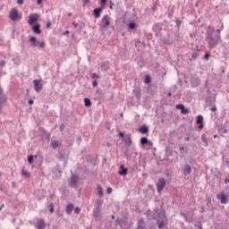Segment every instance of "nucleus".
Wrapping results in <instances>:
<instances>
[{
  "label": "nucleus",
  "instance_id": "774afa93",
  "mask_svg": "<svg viewBox=\"0 0 229 229\" xmlns=\"http://www.w3.org/2000/svg\"><path fill=\"white\" fill-rule=\"evenodd\" d=\"M112 219H115V216H112Z\"/></svg>",
  "mask_w": 229,
  "mask_h": 229
},
{
  "label": "nucleus",
  "instance_id": "e433bc0d",
  "mask_svg": "<svg viewBox=\"0 0 229 229\" xmlns=\"http://www.w3.org/2000/svg\"><path fill=\"white\" fill-rule=\"evenodd\" d=\"M28 162H29V164H33V156H30L28 157Z\"/></svg>",
  "mask_w": 229,
  "mask_h": 229
},
{
  "label": "nucleus",
  "instance_id": "cd10ccee",
  "mask_svg": "<svg viewBox=\"0 0 229 229\" xmlns=\"http://www.w3.org/2000/svg\"><path fill=\"white\" fill-rule=\"evenodd\" d=\"M84 105L85 106H92V102L89 98H84Z\"/></svg>",
  "mask_w": 229,
  "mask_h": 229
},
{
  "label": "nucleus",
  "instance_id": "13d9d810",
  "mask_svg": "<svg viewBox=\"0 0 229 229\" xmlns=\"http://www.w3.org/2000/svg\"><path fill=\"white\" fill-rule=\"evenodd\" d=\"M148 146H153V142L152 141H148Z\"/></svg>",
  "mask_w": 229,
  "mask_h": 229
},
{
  "label": "nucleus",
  "instance_id": "393cba45",
  "mask_svg": "<svg viewBox=\"0 0 229 229\" xmlns=\"http://www.w3.org/2000/svg\"><path fill=\"white\" fill-rule=\"evenodd\" d=\"M165 155L166 157H171L173 155V150H171L170 147L165 148Z\"/></svg>",
  "mask_w": 229,
  "mask_h": 229
},
{
  "label": "nucleus",
  "instance_id": "39448f33",
  "mask_svg": "<svg viewBox=\"0 0 229 229\" xmlns=\"http://www.w3.org/2000/svg\"><path fill=\"white\" fill-rule=\"evenodd\" d=\"M78 182H80V176L72 174L69 182L70 187L76 189V187H78Z\"/></svg>",
  "mask_w": 229,
  "mask_h": 229
},
{
  "label": "nucleus",
  "instance_id": "3c124183",
  "mask_svg": "<svg viewBox=\"0 0 229 229\" xmlns=\"http://www.w3.org/2000/svg\"><path fill=\"white\" fill-rule=\"evenodd\" d=\"M84 4H90V0H83Z\"/></svg>",
  "mask_w": 229,
  "mask_h": 229
},
{
  "label": "nucleus",
  "instance_id": "c85d7f7f",
  "mask_svg": "<svg viewBox=\"0 0 229 229\" xmlns=\"http://www.w3.org/2000/svg\"><path fill=\"white\" fill-rule=\"evenodd\" d=\"M224 28H225V26L222 25V26L220 27V29H216V32H215L216 35H219V36L221 37V31H223Z\"/></svg>",
  "mask_w": 229,
  "mask_h": 229
},
{
  "label": "nucleus",
  "instance_id": "37998d69",
  "mask_svg": "<svg viewBox=\"0 0 229 229\" xmlns=\"http://www.w3.org/2000/svg\"><path fill=\"white\" fill-rule=\"evenodd\" d=\"M106 192H107V194H112V188L108 187L106 189Z\"/></svg>",
  "mask_w": 229,
  "mask_h": 229
},
{
  "label": "nucleus",
  "instance_id": "6e6d98bb",
  "mask_svg": "<svg viewBox=\"0 0 229 229\" xmlns=\"http://www.w3.org/2000/svg\"><path fill=\"white\" fill-rule=\"evenodd\" d=\"M29 105H33V99L29 100Z\"/></svg>",
  "mask_w": 229,
  "mask_h": 229
},
{
  "label": "nucleus",
  "instance_id": "20e7f679",
  "mask_svg": "<svg viewBox=\"0 0 229 229\" xmlns=\"http://www.w3.org/2000/svg\"><path fill=\"white\" fill-rule=\"evenodd\" d=\"M9 17L11 21H13L14 22L17 21H21V16L19 14V11L17 9H12L9 13Z\"/></svg>",
  "mask_w": 229,
  "mask_h": 229
},
{
  "label": "nucleus",
  "instance_id": "9d476101",
  "mask_svg": "<svg viewBox=\"0 0 229 229\" xmlns=\"http://www.w3.org/2000/svg\"><path fill=\"white\" fill-rule=\"evenodd\" d=\"M93 216L95 217L96 221H101V209L99 207H97L93 211Z\"/></svg>",
  "mask_w": 229,
  "mask_h": 229
},
{
  "label": "nucleus",
  "instance_id": "0eeeda50",
  "mask_svg": "<svg viewBox=\"0 0 229 229\" xmlns=\"http://www.w3.org/2000/svg\"><path fill=\"white\" fill-rule=\"evenodd\" d=\"M216 198L217 199H220V203H222V205H226V203H228V196H226L225 192L217 194Z\"/></svg>",
  "mask_w": 229,
  "mask_h": 229
},
{
  "label": "nucleus",
  "instance_id": "9b49d317",
  "mask_svg": "<svg viewBox=\"0 0 229 229\" xmlns=\"http://www.w3.org/2000/svg\"><path fill=\"white\" fill-rule=\"evenodd\" d=\"M46 226H47L46 221L44 219H42V218L39 219L38 221V224L36 225V228L37 229H46Z\"/></svg>",
  "mask_w": 229,
  "mask_h": 229
},
{
  "label": "nucleus",
  "instance_id": "ddd939ff",
  "mask_svg": "<svg viewBox=\"0 0 229 229\" xmlns=\"http://www.w3.org/2000/svg\"><path fill=\"white\" fill-rule=\"evenodd\" d=\"M101 12H103V7L94 9L93 13L96 19H99V17H101Z\"/></svg>",
  "mask_w": 229,
  "mask_h": 229
},
{
  "label": "nucleus",
  "instance_id": "680f3d73",
  "mask_svg": "<svg viewBox=\"0 0 229 229\" xmlns=\"http://www.w3.org/2000/svg\"><path fill=\"white\" fill-rule=\"evenodd\" d=\"M177 26H180V24H182V22L180 21H177Z\"/></svg>",
  "mask_w": 229,
  "mask_h": 229
},
{
  "label": "nucleus",
  "instance_id": "4be33fe9",
  "mask_svg": "<svg viewBox=\"0 0 229 229\" xmlns=\"http://www.w3.org/2000/svg\"><path fill=\"white\" fill-rule=\"evenodd\" d=\"M72 210H74V205L68 204L66 206V214L71 215L72 213Z\"/></svg>",
  "mask_w": 229,
  "mask_h": 229
},
{
  "label": "nucleus",
  "instance_id": "4468645a",
  "mask_svg": "<svg viewBox=\"0 0 229 229\" xmlns=\"http://www.w3.org/2000/svg\"><path fill=\"white\" fill-rule=\"evenodd\" d=\"M133 94L137 99H140L142 94L140 93V88L137 87L133 89Z\"/></svg>",
  "mask_w": 229,
  "mask_h": 229
},
{
  "label": "nucleus",
  "instance_id": "aec40b11",
  "mask_svg": "<svg viewBox=\"0 0 229 229\" xmlns=\"http://www.w3.org/2000/svg\"><path fill=\"white\" fill-rule=\"evenodd\" d=\"M139 131H140V133L146 134V133H148L149 128H148V126H146V125H142V126L139 129Z\"/></svg>",
  "mask_w": 229,
  "mask_h": 229
},
{
  "label": "nucleus",
  "instance_id": "bb28decb",
  "mask_svg": "<svg viewBox=\"0 0 229 229\" xmlns=\"http://www.w3.org/2000/svg\"><path fill=\"white\" fill-rule=\"evenodd\" d=\"M137 23H135L134 21H131L129 23V30H135L137 29Z\"/></svg>",
  "mask_w": 229,
  "mask_h": 229
},
{
  "label": "nucleus",
  "instance_id": "6ab92c4d",
  "mask_svg": "<svg viewBox=\"0 0 229 229\" xmlns=\"http://www.w3.org/2000/svg\"><path fill=\"white\" fill-rule=\"evenodd\" d=\"M30 42H31L33 47H38L39 42L37 40V38L31 37Z\"/></svg>",
  "mask_w": 229,
  "mask_h": 229
},
{
  "label": "nucleus",
  "instance_id": "f03ea898",
  "mask_svg": "<svg viewBox=\"0 0 229 229\" xmlns=\"http://www.w3.org/2000/svg\"><path fill=\"white\" fill-rule=\"evenodd\" d=\"M158 228H165L167 226V217L165 216V210H162L157 214Z\"/></svg>",
  "mask_w": 229,
  "mask_h": 229
},
{
  "label": "nucleus",
  "instance_id": "a878e982",
  "mask_svg": "<svg viewBox=\"0 0 229 229\" xmlns=\"http://www.w3.org/2000/svg\"><path fill=\"white\" fill-rule=\"evenodd\" d=\"M148 142H149V140H148V138L143 137V138L140 139L141 146H146V144H148Z\"/></svg>",
  "mask_w": 229,
  "mask_h": 229
},
{
  "label": "nucleus",
  "instance_id": "de8ad7c7",
  "mask_svg": "<svg viewBox=\"0 0 229 229\" xmlns=\"http://www.w3.org/2000/svg\"><path fill=\"white\" fill-rule=\"evenodd\" d=\"M51 26H53V24L51 23V21H48L47 23V28L49 29V28H51Z\"/></svg>",
  "mask_w": 229,
  "mask_h": 229
},
{
  "label": "nucleus",
  "instance_id": "2eb2a0df",
  "mask_svg": "<svg viewBox=\"0 0 229 229\" xmlns=\"http://www.w3.org/2000/svg\"><path fill=\"white\" fill-rule=\"evenodd\" d=\"M185 176L191 174L192 173V168L191 167V165H184V171H183Z\"/></svg>",
  "mask_w": 229,
  "mask_h": 229
},
{
  "label": "nucleus",
  "instance_id": "052dcab7",
  "mask_svg": "<svg viewBox=\"0 0 229 229\" xmlns=\"http://www.w3.org/2000/svg\"><path fill=\"white\" fill-rule=\"evenodd\" d=\"M37 3L38 4H40L42 3V0H38Z\"/></svg>",
  "mask_w": 229,
  "mask_h": 229
},
{
  "label": "nucleus",
  "instance_id": "0e129e2a",
  "mask_svg": "<svg viewBox=\"0 0 229 229\" xmlns=\"http://www.w3.org/2000/svg\"><path fill=\"white\" fill-rule=\"evenodd\" d=\"M156 28H158V24L154 25V30H155Z\"/></svg>",
  "mask_w": 229,
  "mask_h": 229
},
{
  "label": "nucleus",
  "instance_id": "f3484780",
  "mask_svg": "<svg viewBox=\"0 0 229 229\" xmlns=\"http://www.w3.org/2000/svg\"><path fill=\"white\" fill-rule=\"evenodd\" d=\"M51 146H52L53 149H57V148H60V146H62V142L58 141V140H52Z\"/></svg>",
  "mask_w": 229,
  "mask_h": 229
},
{
  "label": "nucleus",
  "instance_id": "5701e85b",
  "mask_svg": "<svg viewBox=\"0 0 229 229\" xmlns=\"http://www.w3.org/2000/svg\"><path fill=\"white\" fill-rule=\"evenodd\" d=\"M125 144H127V146H131V136L129 134L125 137Z\"/></svg>",
  "mask_w": 229,
  "mask_h": 229
},
{
  "label": "nucleus",
  "instance_id": "2f4dec72",
  "mask_svg": "<svg viewBox=\"0 0 229 229\" xmlns=\"http://www.w3.org/2000/svg\"><path fill=\"white\" fill-rule=\"evenodd\" d=\"M145 83H151V77L149 75H146Z\"/></svg>",
  "mask_w": 229,
  "mask_h": 229
},
{
  "label": "nucleus",
  "instance_id": "09e8293b",
  "mask_svg": "<svg viewBox=\"0 0 229 229\" xmlns=\"http://www.w3.org/2000/svg\"><path fill=\"white\" fill-rule=\"evenodd\" d=\"M18 4H24V0H17Z\"/></svg>",
  "mask_w": 229,
  "mask_h": 229
},
{
  "label": "nucleus",
  "instance_id": "bf43d9fd",
  "mask_svg": "<svg viewBox=\"0 0 229 229\" xmlns=\"http://www.w3.org/2000/svg\"><path fill=\"white\" fill-rule=\"evenodd\" d=\"M223 133H228V130L227 129H224Z\"/></svg>",
  "mask_w": 229,
  "mask_h": 229
},
{
  "label": "nucleus",
  "instance_id": "f257e3e1",
  "mask_svg": "<svg viewBox=\"0 0 229 229\" xmlns=\"http://www.w3.org/2000/svg\"><path fill=\"white\" fill-rule=\"evenodd\" d=\"M206 42L208 49H214L223 42L220 35H216V29L209 26L206 32Z\"/></svg>",
  "mask_w": 229,
  "mask_h": 229
},
{
  "label": "nucleus",
  "instance_id": "473e14b6",
  "mask_svg": "<svg viewBox=\"0 0 229 229\" xmlns=\"http://www.w3.org/2000/svg\"><path fill=\"white\" fill-rule=\"evenodd\" d=\"M6 101H7L6 96L2 95V97H1V103H2V105H3V103H6Z\"/></svg>",
  "mask_w": 229,
  "mask_h": 229
},
{
  "label": "nucleus",
  "instance_id": "b1692460",
  "mask_svg": "<svg viewBox=\"0 0 229 229\" xmlns=\"http://www.w3.org/2000/svg\"><path fill=\"white\" fill-rule=\"evenodd\" d=\"M21 175L25 176V178H30L31 177V174H30V172H28L27 170H22L21 171Z\"/></svg>",
  "mask_w": 229,
  "mask_h": 229
},
{
  "label": "nucleus",
  "instance_id": "49530a36",
  "mask_svg": "<svg viewBox=\"0 0 229 229\" xmlns=\"http://www.w3.org/2000/svg\"><path fill=\"white\" fill-rule=\"evenodd\" d=\"M64 128H65V125H64V123H62V124L60 125V131H64Z\"/></svg>",
  "mask_w": 229,
  "mask_h": 229
},
{
  "label": "nucleus",
  "instance_id": "ea45409f",
  "mask_svg": "<svg viewBox=\"0 0 229 229\" xmlns=\"http://www.w3.org/2000/svg\"><path fill=\"white\" fill-rule=\"evenodd\" d=\"M201 140H202V141L207 143V136L205 134H202Z\"/></svg>",
  "mask_w": 229,
  "mask_h": 229
},
{
  "label": "nucleus",
  "instance_id": "f8f14e48",
  "mask_svg": "<svg viewBox=\"0 0 229 229\" xmlns=\"http://www.w3.org/2000/svg\"><path fill=\"white\" fill-rule=\"evenodd\" d=\"M120 169L121 170L118 172L120 176H126L128 174V168H124V165H122Z\"/></svg>",
  "mask_w": 229,
  "mask_h": 229
},
{
  "label": "nucleus",
  "instance_id": "338daca9",
  "mask_svg": "<svg viewBox=\"0 0 229 229\" xmlns=\"http://www.w3.org/2000/svg\"><path fill=\"white\" fill-rule=\"evenodd\" d=\"M71 15H72V13H68V16H69V17H71Z\"/></svg>",
  "mask_w": 229,
  "mask_h": 229
},
{
  "label": "nucleus",
  "instance_id": "a18cd8bd",
  "mask_svg": "<svg viewBox=\"0 0 229 229\" xmlns=\"http://www.w3.org/2000/svg\"><path fill=\"white\" fill-rule=\"evenodd\" d=\"M205 60H208L210 58V54L207 53L204 56Z\"/></svg>",
  "mask_w": 229,
  "mask_h": 229
},
{
  "label": "nucleus",
  "instance_id": "79ce46f5",
  "mask_svg": "<svg viewBox=\"0 0 229 229\" xmlns=\"http://www.w3.org/2000/svg\"><path fill=\"white\" fill-rule=\"evenodd\" d=\"M92 85H93V87H98V81H97V80H94V81H92Z\"/></svg>",
  "mask_w": 229,
  "mask_h": 229
},
{
  "label": "nucleus",
  "instance_id": "c756f323",
  "mask_svg": "<svg viewBox=\"0 0 229 229\" xmlns=\"http://www.w3.org/2000/svg\"><path fill=\"white\" fill-rule=\"evenodd\" d=\"M38 47L39 49H44V47H46V42L44 41L39 42Z\"/></svg>",
  "mask_w": 229,
  "mask_h": 229
},
{
  "label": "nucleus",
  "instance_id": "c03bdc74",
  "mask_svg": "<svg viewBox=\"0 0 229 229\" xmlns=\"http://www.w3.org/2000/svg\"><path fill=\"white\" fill-rule=\"evenodd\" d=\"M106 1L108 0H101V5L105 7V4H106Z\"/></svg>",
  "mask_w": 229,
  "mask_h": 229
},
{
  "label": "nucleus",
  "instance_id": "7ed1b4c3",
  "mask_svg": "<svg viewBox=\"0 0 229 229\" xmlns=\"http://www.w3.org/2000/svg\"><path fill=\"white\" fill-rule=\"evenodd\" d=\"M110 21H112V18H110L108 14L104 15L99 23L100 30H108L110 26Z\"/></svg>",
  "mask_w": 229,
  "mask_h": 229
},
{
  "label": "nucleus",
  "instance_id": "6e6552de",
  "mask_svg": "<svg viewBox=\"0 0 229 229\" xmlns=\"http://www.w3.org/2000/svg\"><path fill=\"white\" fill-rule=\"evenodd\" d=\"M38 21V14L33 13L29 16V24L30 26H33L35 22Z\"/></svg>",
  "mask_w": 229,
  "mask_h": 229
},
{
  "label": "nucleus",
  "instance_id": "f704fd0d",
  "mask_svg": "<svg viewBox=\"0 0 229 229\" xmlns=\"http://www.w3.org/2000/svg\"><path fill=\"white\" fill-rule=\"evenodd\" d=\"M198 56H199V54H198V52H195L191 55V58H193V60H196V58H198Z\"/></svg>",
  "mask_w": 229,
  "mask_h": 229
},
{
  "label": "nucleus",
  "instance_id": "603ef678",
  "mask_svg": "<svg viewBox=\"0 0 229 229\" xmlns=\"http://www.w3.org/2000/svg\"><path fill=\"white\" fill-rule=\"evenodd\" d=\"M119 137H121L122 139L124 138V132H119Z\"/></svg>",
  "mask_w": 229,
  "mask_h": 229
},
{
  "label": "nucleus",
  "instance_id": "8fccbe9b",
  "mask_svg": "<svg viewBox=\"0 0 229 229\" xmlns=\"http://www.w3.org/2000/svg\"><path fill=\"white\" fill-rule=\"evenodd\" d=\"M216 110H217V107H216V106H214L211 108V111H212V112H216Z\"/></svg>",
  "mask_w": 229,
  "mask_h": 229
},
{
  "label": "nucleus",
  "instance_id": "4d7b16f0",
  "mask_svg": "<svg viewBox=\"0 0 229 229\" xmlns=\"http://www.w3.org/2000/svg\"><path fill=\"white\" fill-rule=\"evenodd\" d=\"M179 149H180V151H183V149H185V148L184 147H180Z\"/></svg>",
  "mask_w": 229,
  "mask_h": 229
},
{
  "label": "nucleus",
  "instance_id": "1a4fd4ad",
  "mask_svg": "<svg viewBox=\"0 0 229 229\" xmlns=\"http://www.w3.org/2000/svg\"><path fill=\"white\" fill-rule=\"evenodd\" d=\"M33 84L34 90H36V92H40V90H42V82L40 80H34Z\"/></svg>",
  "mask_w": 229,
  "mask_h": 229
},
{
  "label": "nucleus",
  "instance_id": "e2e57ef3",
  "mask_svg": "<svg viewBox=\"0 0 229 229\" xmlns=\"http://www.w3.org/2000/svg\"><path fill=\"white\" fill-rule=\"evenodd\" d=\"M64 35H69V30H66L65 33H64Z\"/></svg>",
  "mask_w": 229,
  "mask_h": 229
},
{
  "label": "nucleus",
  "instance_id": "412c9836",
  "mask_svg": "<svg viewBox=\"0 0 229 229\" xmlns=\"http://www.w3.org/2000/svg\"><path fill=\"white\" fill-rule=\"evenodd\" d=\"M32 30L34 33H37L38 35H40V33H42V31L40 30V25L38 23L34 25Z\"/></svg>",
  "mask_w": 229,
  "mask_h": 229
},
{
  "label": "nucleus",
  "instance_id": "7c9ffc66",
  "mask_svg": "<svg viewBox=\"0 0 229 229\" xmlns=\"http://www.w3.org/2000/svg\"><path fill=\"white\" fill-rule=\"evenodd\" d=\"M177 110L182 111L183 108H185V106L183 104H179L176 106Z\"/></svg>",
  "mask_w": 229,
  "mask_h": 229
},
{
  "label": "nucleus",
  "instance_id": "58836bf2",
  "mask_svg": "<svg viewBox=\"0 0 229 229\" xmlns=\"http://www.w3.org/2000/svg\"><path fill=\"white\" fill-rule=\"evenodd\" d=\"M74 212H75V214H80V212H81V208H75Z\"/></svg>",
  "mask_w": 229,
  "mask_h": 229
},
{
  "label": "nucleus",
  "instance_id": "4c0bfd02",
  "mask_svg": "<svg viewBox=\"0 0 229 229\" xmlns=\"http://www.w3.org/2000/svg\"><path fill=\"white\" fill-rule=\"evenodd\" d=\"M181 114H189V109L183 107V109L181 111Z\"/></svg>",
  "mask_w": 229,
  "mask_h": 229
},
{
  "label": "nucleus",
  "instance_id": "c9c22d12",
  "mask_svg": "<svg viewBox=\"0 0 229 229\" xmlns=\"http://www.w3.org/2000/svg\"><path fill=\"white\" fill-rule=\"evenodd\" d=\"M49 211L51 212V214H53V212H55V205L53 203L50 204Z\"/></svg>",
  "mask_w": 229,
  "mask_h": 229
},
{
  "label": "nucleus",
  "instance_id": "69168bd1",
  "mask_svg": "<svg viewBox=\"0 0 229 229\" xmlns=\"http://www.w3.org/2000/svg\"><path fill=\"white\" fill-rule=\"evenodd\" d=\"M3 65H4V62H1V66L3 67Z\"/></svg>",
  "mask_w": 229,
  "mask_h": 229
},
{
  "label": "nucleus",
  "instance_id": "423d86ee",
  "mask_svg": "<svg viewBox=\"0 0 229 229\" xmlns=\"http://www.w3.org/2000/svg\"><path fill=\"white\" fill-rule=\"evenodd\" d=\"M165 179L164 178H159L157 183V192H162V191L164 190V187H165Z\"/></svg>",
  "mask_w": 229,
  "mask_h": 229
},
{
  "label": "nucleus",
  "instance_id": "dca6fc26",
  "mask_svg": "<svg viewBox=\"0 0 229 229\" xmlns=\"http://www.w3.org/2000/svg\"><path fill=\"white\" fill-rule=\"evenodd\" d=\"M197 124H199V130H203V117L201 115L198 116Z\"/></svg>",
  "mask_w": 229,
  "mask_h": 229
},
{
  "label": "nucleus",
  "instance_id": "864d4df0",
  "mask_svg": "<svg viewBox=\"0 0 229 229\" xmlns=\"http://www.w3.org/2000/svg\"><path fill=\"white\" fill-rule=\"evenodd\" d=\"M184 140H185L186 142H189V140H191V137H186V138L184 139Z\"/></svg>",
  "mask_w": 229,
  "mask_h": 229
},
{
  "label": "nucleus",
  "instance_id": "72a5a7b5",
  "mask_svg": "<svg viewBox=\"0 0 229 229\" xmlns=\"http://www.w3.org/2000/svg\"><path fill=\"white\" fill-rule=\"evenodd\" d=\"M101 205H103V200L98 199L97 200V207H99V208L101 209Z\"/></svg>",
  "mask_w": 229,
  "mask_h": 229
},
{
  "label": "nucleus",
  "instance_id": "a211bd4d",
  "mask_svg": "<svg viewBox=\"0 0 229 229\" xmlns=\"http://www.w3.org/2000/svg\"><path fill=\"white\" fill-rule=\"evenodd\" d=\"M97 194L100 199L104 196L103 188L99 184L97 186Z\"/></svg>",
  "mask_w": 229,
  "mask_h": 229
},
{
  "label": "nucleus",
  "instance_id": "a19ab883",
  "mask_svg": "<svg viewBox=\"0 0 229 229\" xmlns=\"http://www.w3.org/2000/svg\"><path fill=\"white\" fill-rule=\"evenodd\" d=\"M92 78L98 80V79H99V75H98V73H93Z\"/></svg>",
  "mask_w": 229,
  "mask_h": 229
},
{
  "label": "nucleus",
  "instance_id": "5fc2aeb1",
  "mask_svg": "<svg viewBox=\"0 0 229 229\" xmlns=\"http://www.w3.org/2000/svg\"><path fill=\"white\" fill-rule=\"evenodd\" d=\"M72 25L74 26V28H78V26H80V24L73 22Z\"/></svg>",
  "mask_w": 229,
  "mask_h": 229
}]
</instances>
